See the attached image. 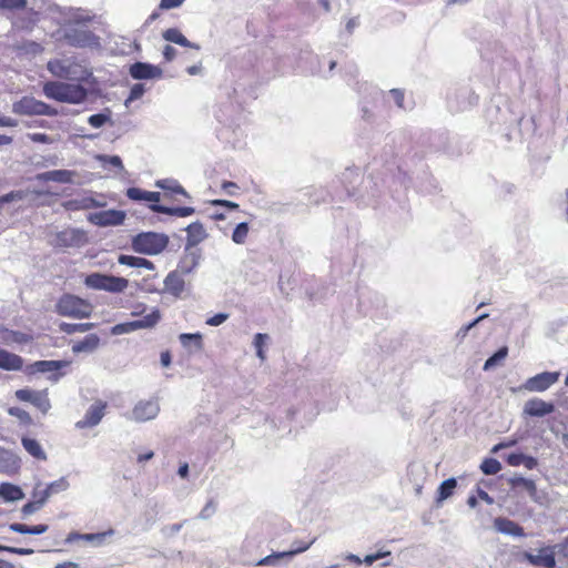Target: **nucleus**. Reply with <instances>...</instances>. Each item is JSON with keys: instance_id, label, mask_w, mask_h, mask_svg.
<instances>
[{"instance_id": "nucleus-60", "label": "nucleus", "mask_w": 568, "mask_h": 568, "mask_svg": "<svg viewBox=\"0 0 568 568\" xmlns=\"http://www.w3.org/2000/svg\"><path fill=\"white\" fill-rule=\"evenodd\" d=\"M0 552H9L20 556H28L32 555L34 552L31 548H19V547H12V546H4L0 544Z\"/></svg>"}, {"instance_id": "nucleus-40", "label": "nucleus", "mask_w": 568, "mask_h": 568, "mask_svg": "<svg viewBox=\"0 0 568 568\" xmlns=\"http://www.w3.org/2000/svg\"><path fill=\"white\" fill-rule=\"evenodd\" d=\"M92 16H90L85 10L78 8L73 9L69 17L64 20L63 23H74L79 27H87L88 23L92 21Z\"/></svg>"}, {"instance_id": "nucleus-2", "label": "nucleus", "mask_w": 568, "mask_h": 568, "mask_svg": "<svg viewBox=\"0 0 568 568\" xmlns=\"http://www.w3.org/2000/svg\"><path fill=\"white\" fill-rule=\"evenodd\" d=\"M47 69L53 77L69 81H85L92 75L90 70L73 58L50 60Z\"/></svg>"}, {"instance_id": "nucleus-10", "label": "nucleus", "mask_w": 568, "mask_h": 568, "mask_svg": "<svg viewBox=\"0 0 568 568\" xmlns=\"http://www.w3.org/2000/svg\"><path fill=\"white\" fill-rule=\"evenodd\" d=\"M519 561H528L531 566L539 568H554L556 566L555 552L550 547H544L538 550V554L530 551L521 552L518 558Z\"/></svg>"}, {"instance_id": "nucleus-9", "label": "nucleus", "mask_w": 568, "mask_h": 568, "mask_svg": "<svg viewBox=\"0 0 568 568\" xmlns=\"http://www.w3.org/2000/svg\"><path fill=\"white\" fill-rule=\"evenodd\" d=\"M16 397L21 402L31 403L42 414H47L51 408L48 390H34L31 388H21L16 392Z\"/></svg>"}, {"instance_id": "nucleus-20", "label": "nucleus", "mask_w": 568, "mask_h": 568, "mask_svg": "<svg viewBox=\"0 0 568 568\" xmlns=\"http://www.w3.org/2000/svg\"><path fill=\"white\" fill-rule=\"evenodd\" d=\"M341 183L344 186L346 196H357L356 183L362 181V175L358 168H347L341 176Z\"/></svg>"}, {"instance_id": "nucleus-51", "label": "nucleus", "mask_w": 568, "mask_h": 568, "mask_svg": "<svg viewBox=\"0 0 568 568\" xmlns=\"http://www.w3.org/2000/svg\"><path fill=\"white\" fill-rule=\"evenodd\" d=\"M501 469V464L496 458H485L480 465V470L485 475H496Z\"/></svg>"}, {"instance_id": "nucleus-48", "label": "nucleus", "mask_w": 568, "mask_h": 568, "mask_svg": "<svg viewBox=\"0 0 568 568\" xmlns=\"http://www.w3.org/2000/svg\"><path fill=\"white\" fill-rule=\"evenodd\" d=\"M67 211H82L89 210V196H80L68 200L63 203Z\"/></svg>"}, {"instance_id": "nucleus-45", "label": "nucleus", "mask_w": 568, "mask_h": 568, "mask_svg": "<svg viewBox=\"0 0 568 568\" xmlns=\"http://www.w3.org/2000/svg\"><path fill=\"white\" fill-rule=\"evenodd\" d=\"M97 160L101 163L103 169L112 166L120 172L124 171L122 159L119 155L100 154L97 156Z\"/></svg>"}, {"instance_id": "nucleus-17", "label": "nucleus", "mask_w": 568, "mask_h": 568, "mask_svg": "<svg viewBox=\"0 0 568 568\" xmlns=\"http://www.w3.org/2000/svg\"><path fill=\"white\" fill-rule=\"evenodd\" d=\"M75 175H77L75 171L60 169V170H52V171L38 173L36 175V179L39 182L52 181V182H58V183H62V184H69V183H73V179Z\"/></svg>"}, {"instance_id": "nucleus-8", "label": "nucleus", "mask_w": 568, "mask_h": 568, "mask_svg": "<svg viewBox=\"0 0 568 568\" xmlns=\"http://www.w3.org/2000/svg\"><path fill=\"white\" fill-rule=\"evenodd\" d=\"M125 217L126 214L124 211L115 209L90 213L87 216L90 223L100 227L122 225Z\"/></svg>"}, {"instance_id": "nucleus-43", "label": "nucleus", "mask_w": 568, "mask_h": 568, "mask_svg": "<svg viewBox=\"0 0 568 568\" xmlns=\"http://www.w3.org/2000/svg\"><path fill=\"white\" fill-rule=\"evenodd\" d=\"M111 114H112L111 110L109 108H106L100 113L90 115L88 118V123L95 129H100L103 125H105L106 123H112Z\"/></svg>"}, {"instance_id": "nucleus-28", "label": "nucleus", "mask_w": 568, "mask_h": 568, "mask_svg": "<svg viewBox=\"0 0 568 568\" xmlns=\"http://www.w3.org/2000/svg\"><path fill=\"white\" fill-rule=\"evenodd\" d=\"M162 37L168 42H172L184 48L200 50V45L197 43L189 41L178 28L166 29L162 33Z\"/></svg>"}, {"instance_id": "nucleus-63", "label": "nucleus", "mask_w": 568, "mask_h": 568, "mask_svg": "<svg viewBox=\"0 0 568 568\" xmlns=\"http://www.w3.org/2000/svg\"><path fill=\"white\" fill-rule=\"evenodd\" d=\"M216 511V505L215 503L211 499L209 500L205 506L202 508V510L200 511L199 514V518L201 519H209L211 518Z\"/></svg>"}, {"instance_id": "nucleus-22", "label": "nucleus", "mask_w": 568, "mask_h": 568, "mask_svg": "<svg viewBox=\"0 0 568 568\" xmlns=\"http://www.w3.org/2000/svg\"><path fill=\"white\" fill-rule=\"evenodd\" d=\"M494 528L507 536L513 537H525L526 534L524 531V528L519 526L516 521L507 518V517H496L494 519Z\"/></svg>"}, {"instance_id": "nucleus-44", "label": "nucleus", "mask_w": 568, "mask_h": 568, "mask_svg": "<svg viewBox=\"0 0 568 568\" xmlns=\"http://www.w3.org/2000/svg\"><path fill=\"white\" fill-rule=\"evenodd\" d=\"M94 327V323H65L62 322L59 325V328L62 333L65 334H74L77 332L83 333L92 329Z\"/></svg>"}, {"instance_id": "nucleus-59", "label": "nucleus", "mask_w": 568, "mask_h": 568, "mask_svg": "<svg viewBox=\"0 0 568 568\" xmlns=\"http://www.w3.org/2000/svg\"><path fill=\"white\" fill-rule=\"evenodd\" d=\"M19 49L26 53H29V54H39L43 51V47L36 42V41H31V40H28V41H24L20 47Z\"/></svg>"}, {"instance_id": "nucleus-55", "label": "nucleus", "mask_w": 568, "mask_h": 568, "mask_svg": "<svg viewBox=\"0 0 568 568\" xmlns=\"http://www.w3.org/2000/svg\"><path fill=\"white\" fill-rule=\"evenodd\" d=\"M8 413L10 416L18 418L20 420V423H22L24 425L32 424V418H31L30 414L20 407H10L8 409Z\"/></svg>"}, {"instance_id": "nucleus-5", "label": "nucleus", "mask_w": 568, "mask_h": 568, "mask_svg": "<svg viewBox=\"0 0 568 568\" xmlns=\"http://www.w3.org/2000/svg\"><path fill=\"white\" fill-rule=\"evenodd\" d=\"M84 284L92 290L122 293L128 287L129 281L124 277L94 272L85 276Z\"/></svg>"}, {"instance_id": "nucleus-23", "label": "nucleus", "mask_w": 568, "mask_h": 568, "mask_svg": "<svg viewBox=\"0 0 568 568\" xmlns=\"http://www.w3.org/2000/svg\"><path fill=\"white\" fill-rule=\"evenodd\" d=\"M185 232H186L185 246L193 247V248H199L197 245L209 236L203 224L199 221L189 224L185 227Z\"/></svg>"}, {"instance_id": "nucleus-3", "label": "nucleus", "mask_w": 568, "mask_h": 568, "mask_svg": "<svg viewBox=\"0 0 568 568\" xmlns=\"http://www.w3.org/2000/svg\"><path fill=\"white\" fill-rule=\"evenodd\" d=\"M170 239L164 233L141 232L132 237L131 247L135 253L158 255L169 245Z\"/></svg>"}, {"instance_id": "nucleus-25", "label": "nucleus", "mask_w": 568, "mask_h": 568, "mask_svg": "<svg viewBox=\"0 0 568 568\" xmlns=\"http://www.w3.org/2000/svg\"><path fill=\"white\" fill-rule=\"evenodd\" d=\"M23 368V358L20 355L0 348V369L17 372Z\"/></svg>"}, {"instance_id": "nucleus-19", "label": "nucleus", "mask_w": 568, "mask_h": 568, "mask_svg": "<svg viewBox=\"0 0 568 568\" xmlns=\"http://www.w3.org/2000/svg\"><path fill=\"white\" fill-rule=\"evenodd\" d=\"M21 467L20 458L10 450L0 447V473L14 475Z\"/></svg>"}, {"instance_id": "nucleus-16", "label": "nucleus", "mask_w": 568, "mask_h": 568, "mask_svg": "<svg viewBox=\"0 0 568 568\" xmlns=\"http://www.w3.org/2000/svg\"><path fill=\"white\" fill-rule=\"evenodd\" d=\"M130 75L135 80H150L161 78L162 69L148 62H134L129 69Z\"/></svg>"}, {"instance_id": "nucleus-37", "label": "nucleus", "mask_w": 568, "mask_h": 568, "mask_svg": "<svg viewBox=\"0 0 568 568\" xmlns=\"http://www.w3.org/2000/svg\"><path fill=\"white\" fill-rule=\"evenodd\" d=\"M160 311L158 308H153L151 313L146 314L142 318L133 321L132 326H135L136 329L152 328L160 322Z\"/></svg>"}, {"instance_id": "nucleus-38", "label": "nucleus", "mask_w": 568, "mask_h": 568, "mask_svg": "<svg viewBox=\"0 0 568 568\" xmlns=\"http://www.w3.org/2000/svg\"><path fill=\"white\" fill-rule=\"evenodd\" d=\"M509 485L513 488L521 487L525 489L531 498H535L537 494V487L534 480L525 478L523 476H514L508 479Z\"/></svg>"}, {"instance_id": "nucleus-53", "label": "nucleus", "mask_w": 568, "mask_h": 568, "mask_svg": "<svg viewBox=\"0 0 568 568\" xmlns=\"http://www.w3.org/2000/svg\"><path fill=\"white\" fill-rule=\"evenodd\" d=\"M28 0H0V10L2 11H19L26 9Z\"/></svg>"}, {"instance_id": "nucleus-27", "label": "nucleus", "mask_w": 568, "mask_h": 568, "mask_svg": "<svg viewBox=\"0 0 568 568\" xmlns=\"http://www.w3.org/2000/svg\"><path fill=\"white\" fill-rule=\"evenodd\" d=\"M149 209L154 213H161L172 216L186 217L195 213V209L192 206H166L163 204H150Z\"/></svg>"}, {"instance_id": "nucleus-26", "label": "nucleus", "mask_w": 568, "mask_h": 568, "mask_svg": "<svg viewBox=\"0 0 568 568\" xmlns=\"http://www.w3.org/2000/svg\"><path fill=\"white\" fill-rule=\"evenodd\" d=\"M89 97V91L81 84L67 83L63 103L80 104Z\"/></svg>"}, {"instance_id": "nucleus-21", "label": "nucleus", "mask_w": 568, "mask_h": 568, "mask_svg": "<svg viewBox=\"0 0 568 568\" xmlns=\"http://www.w3.org/2000/svg\"><path fill=\"white\" fill-rule=\"evenodd\" d=\"M185 288L183 274L179 271L170 272L164 278V292L171 294L175 298L181 297Z\"/></svg>"}, {"instance_id": "nucleus-54", "label": "nucleus", "mask_w": 568, "mask_h": 568, "mask_svg": "<svg viewBox=\"0 0 568 568\" xmlns=\"http://www.w3.org/2000/svg\"><path fill=\"white\" fill-rule=\"evenodd\" d=\"M268 335L264 333H256L254 335L253 345L256 349V356L261 359H265V353L263 347L265 346L266 342L268 341Z\"/></svg>"}, {"instance_id": "nucleus-4", "label": "nucleus", "mask_w": 568, "mask_h": 568, "mask_svg": "<svg viewBox=\"0 0 568 568\" xmlns=\"http://www.w3.org/2000/svg\"><path fill=\"white\" fill-rule=\"evenodd\" d=\"M55 311L61 316L88 318L91 315L92 307L85 300L79 296L63 294L55 304Z\"/></svg>"}, {"instance_id": "nucleus-52", "label": "nucleus", "mask_w": 568, "mask_h": 568, "mask_svg": "<svg viewBox=\"0 0 568 568\" xmlns=\"http://www.w3.org/2000/svg\"><path fill=\"white\" fill-rule=\"evenodd\" d=\"M42 484L38 481L31 493L32 500H34L40 507H43L49 500L50 496L44 488H41Z\"/></svg>"}, {"instance_id": "nucleus-7", "label": "nucleus", "mask_w": 568, "mask_h": 568, "mask_svg": "<svg viewBox=\"0 0 568 568\" xmlns=\"http://www.w3.org/2000/svg\"><path fill=\"white\" fill-rule=\"evenodd\" d=\"M88 242L87 234L80 229H67L55 234L52 242L59 248H80Z\"/></svg>"}, {"instance_id": "nucleus-13", "label": "nucleus", "mask_w": 568, "mask_h": 568, "mask_svg": "<svg viewBox=\"0 0 568 568\" xmlns=\"http://www.w3.org/2000/svg\"><path fill=\"white\" fill-rule=\"evenodd\" d=\"M202 261V250L184 246L183 254L178 263L181 274L189 275L193 273Z\"/></svg>"}, {"instance_id": "nucleus-33", "label": "nucleus", "mask_w": 568, "mask_h": 568, "mask_svg": "<svg viewBox=\"0 0 568 568\" xmlns=\"http://www.w3.org/2000/svg\"><path fill=\"white\" fill-rule=\"evenodd\" d=\"M67 83L59 81H49L43 85V93L47 98L63 103Z\"/></svg>"}, {"instance_id": "nucleus-39", "label": "nucleus", "mask_w": 568, "mask_h": 568, "mask_svg": "<svg viewBox=\"0 0 568 568\" xmlns=\"http://www.w3.org/2000/svg\"><path fill=\"white\" fill-rule=\"evenodd\" d=\"M155 186L165 191H170L174 194H180L185 197H190L186 190L174 179H162L155 181Z\"/></svg>"}, {"instance_id": "nucleus-42", "label": "nucleus", "mask_w": 568, "mask_h": 568, "mask_svg": "<svg viewBox=\"0 0 568 568\" xmlns=\"http://www.w3.org/2000/svg\"><path fill=\"white\" fill-rule=\"evenodd\" d=\"M508 355V347L501 346L499 347L491 356H489L484 363V371H490L497 365H499Z\"/></svg>"}, {"instance_id": "nucleus-50", "label": "nucleus", "mask_w": 568, "mask_h": 568, "mask_svg": "<svg viewBox=\"0 0 568 568\" xmlns=\"http://www.w3.org/2000/svg\"><path fill=\"white\" fill-rule=\"evenodd\" d=\"M315 540H316V538H313L310 541H302V540L293 541V544H292L293 548L285 551L287 555V560H291L294 556L306 551L315 542Z\"/></svg>"}, {"instance_id": "nucleus-1", "label": "nucleus", "mask_w": 568, "mask_h": 568, "mask_svg": "<svg viewBox=\"0 0 568 568\" xmlns=\"http://www.w3.org/2000/svg\"><path fill=\"white\" fill-rule=\"evenodd\" d=\"M57 40L64 41L68 45L79 49L100 50L101 39L87 27H79L74 23H62L55 31Z\"/></svg>"}, {"instance_id": "nucleus-24", "label": "nucleus", "mask_w": 568, "mask_h": 568, "mask_svg": "<svg viewBox=\"0 0 568 568\" xmlns=\"http://www.w3.org/2000/svg\"><path fill=\"white\" fill-rule=\"evenodd\" d=\"M40 103L33 97H23L12 104V112L19 115H38Z\"/></svg>"}, {"instance_id": "nucleus-57", "label": "nucleus", "mask_w": 568, "mask_h": 568, "mask_svg": "<svg viewBox=\"0 0 568 568\" xmlns=\"http://www.w3.org/2000/svg\"><path fill=\"white\" fill-rule=\"evenodd\" d=\"M113 532H114L113 529H109L108 531H104V532L83 534V535H78V536H79V538H81L83 540L95 542L97 545H101L103 542V540L105 539V537L113 535Z\"/></svg>"}, {"instance_id": "nucleus-15", "label": "nucleus", "mask_w": 568, "mask_h": 568, "mask_svg": "<svg viewBox=\"0 0 568 568\" xmlns=\"http://www.w3.org/2000/svg\"><path fill=\"white\" fill-rule=\"evenodd\" d=\"M477 102L478 95L475 94V92L469 88H462L455 93V97L449 100V106L452 110L459 112L477 104Z\"/></svg>"}, {"instance_id": "nucleus-30", "label": "nucleus", "mask_w": 568, "mask_h": 568, "mask_svg": "<svg viewBox=\"0 0 568 568\" xmlns=\"http://www.w3.org/2000/svg\"><path fill=\"white\" fill-rule=\"evenodd\" d=\"M118 262L121 265L135 267V268H146L150 271H153L155 268V265L153 262H151L148 258L140 257V256L120 254L118 257Z\"/></svg>"}, {"instance_id": "nucleus-46", "label": "nucleus", "mask_w": 568, "mask_h": 568, "mask_svg": "<svg viewBox=\"0 0 568 568\" xmlns=\"http://www.w3.org/2000/svg\"><path fill=\"white\" fill-rule=\"evenodd\" d=\"M70 487V483L67 477L62 476L59 479L48 484L44 489L48 491L49 496L57 495L59 493H63L68 490Z\"/></svg>"}, {"instance_id": "nucleus-6", "label": "nucleus", "mask_w": 568, "mask_h": 568, "mask_svg": "<svg viewBox=\"0 0 568 568\" xmlns=\"http://www.w3.org/2000/svg\"><path fill=\"white\" fill-rule=\"evenodd\" d=\"M70 361H55V359H44L37 361L32 364H29L24 368V373L28 375H34L37 373L45 374L51 373L49 379L52 382H58L65 373L61 372V369L70 366Z\"/></svg>"}, {"instance_id": "nucleus-62", "label": "nucleus", "mask_w": 568, "mask_h": 568, "mask_svg": "<svg viewBox=\"0 0 568 568\" xmlns=\"http://www.w3.org/2000/svg\"><path fill=\"white\" fill-rule=\"evenodd\" d=\"M132 322L121 323L116 324L112 327V334L114 335H121V334H129L133 331H136L135 326H132Z\"/></svg>"}, {"instance_id": "nucleus-34", "label": "nucleus", "mask_w": 568, "mask_h": 568, "mask_svg": "<svg viewBox=\"0 0 568 568\" xmlns=\"http://www.w3.org/2000/svg\"><path fill=\"white\" fill-rule=\"evenodd\" d=\"M11 531L22 535H42L48 531L49 526L45 524H39L34 526H28L26 524L12 523L9 525Z\"/></svg>"}, {"instance_id": "nucleus-11", "label": "nucleus", "mask_w": 568, "mask_h": 568, "mask_svg": "<svg viewBox=\"0 0 568 568\" xmlns=\"http://www.w3.org/2000/svg\"><path fill=\"white\" fill-rule=\"evenodd\" d=\"M559 377V372H542L532 377H529L525 382L524 388L528 392H545L548 388H550L555 383H557Z\"/></svg>"}, {"instance_id": "nucleus-35", "label": "nucleus", "mask_w": 568, "mask_h": 568, "mask_svg": "<svg viewBox=\"0 0 568 568\" xmlns=\"http://www.w3.org/2000/svg\"><path fill=\"white\" fill-rule=\"evenodd\" d=\"M21 443H22L23 448L32 457H34V458H37L39 460H45L47 459V454L44 453V450L42 449L40 443L37 439L30 438V437H22Z\"/></svg>"}, {"instance_id": "nucleus-29", "label": "nucleus", "mask_w": 568, "mask_h": 568, "mask_svg": "<svg viewBox=\"0 0 568 568\" xmlns=\"http://www.w3.org/2000/svg\"><path fill=\"white\" fill-rule=\"evenodd\" d=\"M181 345L189 352H201L204 347L201 333H182L179 335Z\"/></svg>"}, {"instance_id": "nucleus-64", "label": "nucleus", "mask_w": 568, "mask_h": 568, "mask_svg": "<svg viewBox=\"0 0 568 568\" xmlns=\"http://www.w3.org/2000/svg\"><path fill=\"white\" fill-rule=\"evenodd\" d=\"M216 119L219 122L224 123L229 126L239 125V122L236 119L229 116V114L224 111L223 108H220L216 112Z\"/></svg>"}, {"instance_id": "nucleus-56", "label": "nucleus", "mask_w": 568, "mask_h": 568, "mask_svg": "<svg viewBox=\"0 0 568 568\" xmlns=\"http://www.w3.org/2000/svg\"><path fill=\"white\" fill-rule=\"evenodd\" d=\"M145 92V87L143 83H135L131 87L129 97L124 101V105L129 106L131 102L140 99Z\"/></svg>"}, {"instance_id": "nucleus-49", "label": "nucleus", "mask_w": 568, "mask_h": 568, "mask_svg": "<svg viewBox=\"0 0 568 568\" xmlns=\"http://www.w3.org/2000/svg\"><path fill=\"white\" fill-rule=\"evenodd\" d=\"M250 231V226L247 222H241L239 223L232 233V241L235 244H244L247 237Z\"/></svg>"}, {"instance_id": "nucleus-47", "label": "nucleus", "mask_w": 568, "mask_h": 568, "mask_svg": "<svg viewBox=\"0 0 568 568\" xmlns=\"http://www.w3.org/2000/svg\"><path fill=\"white\" fill-rule=\"evenodd\" d=\"M283 560H287V555L285 551L272 552L268 556L261 558L256 566H280Z\"/></svg>"}, {"instance_id": "nucleus-32", "label": "nucleus", "mask_w": 568, "mask_h": 568, "mask_svg": "<svg viewBox=\"0 0 568 568\" xmlns=\"http://www.w3.org/2000/svg\"><path fill=\"white\" fill-rule=\"evenodd\" d=\"M22 488L11 483L0 484V497L8 503L18 501L24 498Z\"/></svg>"}, {"instance_id": "nucleus-18", "label": "nucleus", "mask_w": 568, "mask_h": 568, "mask_svg": "<svg viewBox=\"0 0 568 568\" xmlns=\"http://www.w3.org/2000/svg\"><path fill=\"white\" fill-rule=\"evenodd\" d=\"M555 410V405L539 398L529 399L524 406V414L531 417H544Z\"/></svg>"}, {"instance_id": "nucleus-14", "label": "nucleus", "mask_w": 568, "mask_h": 568, "mask_svg": "<svg viewBox=\"0 0 568 568\" xmlns=\"http://www.w3.org/2000/svg\"><path fill=\"white\" fill-rule=\"evenodd\" d=\"M106 403L97 400L84 414V417L75 423V427L79 429L91 428L97 426L105 414Z\"/></svg>"}, {"instance_id": "nucleus-31", "label": "nucleus", "mask_w": 568, "mask_h": 568, "mask_svg": "<svg viewBox=\"0 0 568 568\" xmlns=\"http://www.w3.org/2000/svg\"><path fill=\"white\" fill-rule=\"evenodd\" d=\"M100 345V337L97 334H89L83 339L72 345V352L74 354L80 353H92Z\"/></svg>"}, {"instance_id": "nucleus-58", "label": "nucleus", "mask_w": 568, "mask_h": 568, "mask_svg": "<svg viewBox=\"0 0 568 568\" xmlns=\"http://www.w3.org/2000/svg\"><path fill=\"white\" fill-rule=\"evenodd\" d=\"M392 181L393 183L398 182L405 189L409 187L412 184V178L399 164L397 165V174L392 178Z\"/></svg>"}, {"instance_id": "nucleus-41", "label": "nucleus", "mask_w": 568, "mask_h": 568, "mask_svg": "<svg viewBox=\"0 0 568 568\" xmlns=\"http://www.w3.org/2000/svg\"><path fill=\"white\" fill-rule=\"evenodd\" d=\"M381 94L383 95V99L387 104L390 105L393 103L394 105H396L399 109H404V110L406 109V106L404 105V99H405L404 90L392 89L387 92H381Z\"/></svg>"}, {"instance_id": "nucleus-61", "label": "nucleus", "mask_w": 568, "mask_h": 568, "mask_svg": "<svg viewBox=\"0 0 568 568\" xmlns=\"http://www.w3.org/2000/svg\"><path fill=\"white\" fill-rule=\"evenodd\" d=\"M125 194L131 201L141 202V201H145L146 191L143 189L133 186V187H129L126 190Z\"/></svg>"}, {"instance_id": "nucleus-36", "label": "nucleus", "mask_w": 568, "mask_h": 568, "mask_svg": "<svg viewBox=\"0 0 568 568\" xmlns=\"http://www.w3.org/2000/svg\"><path fill=\"white\" fill-rule=\"evenodd\" d=\"M456 487H457V480L454 477H450V478L442 481L437 489L436 503L439 505L444 500L449 498L454 494V490Z\"/></svg>"}, {"instance_id": "nucleus-12", "label": "nucleus", "mask_w": 568, "mask_h": 568, "mask_svg": "<svg viewBox=\"0 0 568 568\" xmlns=\"http://www.w3.org/2000/svg\"><path fill=\"white\" fill-rule=\"evenodd\" d=\"M160 405L158 400H140L131 412V419L138 423L151 420L158 416Z\"/></svg>"}]
</instances>
